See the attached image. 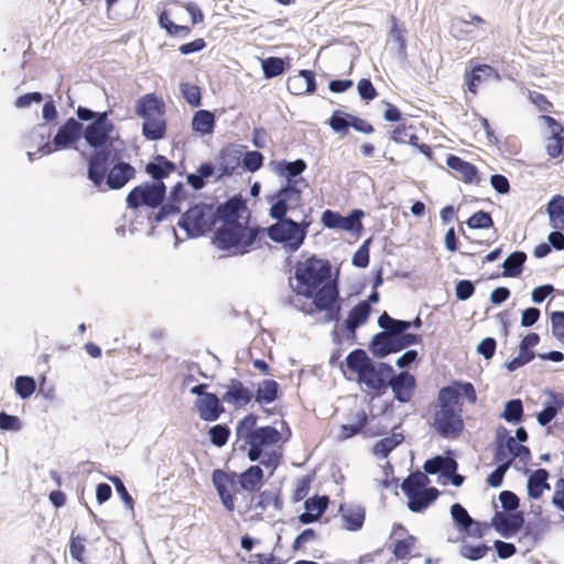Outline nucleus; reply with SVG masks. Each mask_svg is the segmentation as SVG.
I'll return each instance as SVG.
<instances>
[{"instance_id":"1","label":"nucleus","mask_w":564,"mask_h":564,"mask_svg":"<svg viewBox=\"0 0 564 564\" xmlns=\"http://www.w3.org/2000/svg\"><path fill=\"white\" fill-rule=\"evenodd\" d=\"M87 163V178L99 191H119L135 178V167L126 160L124 147L111 151H98L87 155L82 152Z\"/></svg>"},{"instance_id":"2","label":"nucleus","mask_w":564,"mask_h":564,"mask_svg":"<svg viewBox=\"0 0 564 564\" xmlns=\"http://www.w3.org/2000/svg\"><path fill=\"white\" fill-rule=\"evenodd\" d=\"M294 279L296 285H293L292 278L289 279V285L296 295L314 300L326 292L339 290V281L332 278V264L326 259H318L316 256L308 257L305 261H300L295 265Z\"/></svg>"},{"instance_id":"3","label":"nucleus","mask_w":564,"mask_h":564,"mask_svg":"<svg viewBox=\"0 0 564 564\" xmlns=\"http://www.w3.org/2000/svg\"><path fill=\"white\" fill-rule=\"evenodd\" d=\"M212 481L224 508L232 512L236 508V495L258 492L264 485V474L259 465H250L242 473L216 468L212 473Z\"/></svg>"},{"instance_id":"4","label":"nucleus","mask_w":564,"mask_h":564,"mask_svg":"<svg viewBox=\"0 0 564 564\" xmlns=\"http://www.w3.org/2000/svg\"><path fill=\"white\" fill-rule=\"evenodd\" d=\"M258 415L249 413L238 421L235 430L239 451H247L248 459L260 458V451L278 444L282 434L272 425L257 426Z\"/></svg>"},{"instance_id":"5","label":"nucleus","mask_w":564,"mask_h":564,"mask_svg":"<svg viewBox=\"0 0 564 564\" xmlns=\"http://www.w3.org/2000/svg\"><path fill=\"white\" fill-rule=\"evenodd\" d=\"M260 226L245 227L242 224L220 225L213 234V245L231 256H245L259 241Z\"/></svg>"},{"instance_id":"6","label":"nucleus","mask_w":564,"mask_h":564,"mask_svg":"<svg viewBox=\"0 0 564 564\" xmlns=\"http://www.w3.org/2000/svg\"><path fill=\"white\" fill-rule=\"evenodd\" d=\"M275 223L263 228L260 227L259 241L264 236L275 243L282 245L283 248L291 252L297 251L304 243L311 226V220L305 215L302 221L285 216H270Z\"/></svg>"},{"instance_id":"7","label":"nucleus","mask_w":564,"mask_h":564,"mask_svg":"<svg viewBox=\"0 0 564 564\" xmlns=\"http://www.w3.org/2000/svg\"><path fill=\"white\" fill-rule=\"evenodd\" d=\"M377 324L381 330L372 336L368 349L375 358L381 360L389 356L392 343L409 330V324L405 319L394 318L387 312L379 315Z\"/></svg>"},{"instance_id":"8","label":"nucleus","mask_w":564,"mask_h":564,"mask_svg":"<svg viewBox=\"0 0 564 564\" xmlns=\"http://www.w3.org/2000/svg\"><path fill=\"white\" fill-rule=\"evenodd\" d=\"M111 115V109L101 111L94 122L84 124L83 139L93 149V153L111 151L118 148L116 141L119 139V135H113L116 126L109 120Z\"/></svg>"},{"instance_id":"9","label":"nucleus","mask_w":564,"mask_h":564,"mask_svg":"<svg viewBox=\"0 0 564 564\" xmlns=\"http://www.w3.org/2000/svg\"><path fill=\"white\" fill-rule=\"evenodd\" d=\"M215 225L213 205L203 202L192 205L177 221V226L188 238H198L210 231Z\"/></svg>"},{"instance_id":"10","label":"nucleus","mask_w":564,"mask_h":564,"mask_svg":"<svg viewBox=\"0 0 564 564\" xmlns=\"http://www.w3.org/2000/svg\"><path fill=\"white\" fill-rule=\"evenodd\" d=\"M84 123L74 117L67 118L57 129L51 141L40 145L42 154H51L56 151L77 149L76 144L83 139Z\"/></svg>"},{"instance_id":"11","label":"nucleus","mask_w":564,"mask_h":564,"mask_svg":"<svg viewBox=\"0 0 564 564\" xmlns=\"http://www.w3.org/2000/svg\"><path fill=\"white\" fill-rule=\"evenodd\" d=\"M302 188H299L295 182H284L275 192L265 195V200L270 205L269 216H288L290 210L302 205Z\"/></svg>"},{"instance_id":"12","label":"nucleus","mask_w":564,"mask_h":564,"mask_svg":"<svg viewBox=\"0 0 564 564\" xmlns=\"http://www.w3.org/2000/svg\"><path fill=\"white\" fill-rule=\"evenodd\" d=\"M166 198L163 186L145 181L134 186L126 197L127 208L138 210L141 207L156 209Z\"/></svg>"},{"instance_id":"13","label":"nucleus","mask_w":564,"mask_h":564,"mask_svg":"<svg viewBox=\"0 0 564 564\" xmlns=\"http://www.w3.org/2000/svg\"><path fill=\"white\" fill-rule=\"evenodd\" d=\"M462 398H465L469 403H475L477 401L475 387L469 381L454 380L451 384L438 390L436 409H463Z\"/></svg>"},{"instance_id":"14","label":"nucleus","mask_w":564,"mask_h":564,"mask_svg":"<svg viewBox=\"0 0 564 564\" xmlns=\"http://www.w3.org/2000/svg\"><path fill=\"white\" fill-rule=\"evenodd\" d=\"M463 409H436L433 413L432 427L435 433L445 440H457L465 427Z\"/></svg>"},{"instance_id":"15","label":"nucleus","mask_w":564,"mask_h":564,"mask_svg":"<svg viewBox=\"0 0 564 564\" xmlns=\"http://www.w3.org/2000/svg\"><path fill=\"white\" fill-rule=\"evenodd\" d=\"M393 376H395V371L390 364L372 360L358 382L375 391L377 395H382L389 388Z\"/></svg>"},{"instance_id":"16","label":"nucleus","mask_w":564,"mask_h":564,"mask_svg":"<svg viewBox=\"0 0 564 564\" xmlns=\"http://www.w3.org/2000/svg\"><path fill=\"white\" fill-rule=\"evenodd\" d=\"M491 78L495 82L501 80L497 68L489 64L478 63L471 59L464 73V85L467 91L477 95L479 85Z\"/></svg>"},{"instance_id":"17","label":"nucleus","mask_w":564,"mask_h":564,"mask_svg":"<svg viewBox=\"0 0 564 564\" xmlns=\"http://www.w3.org/2000/svg\"><path fill=\"white\" fill-rule=\"evenodd\" d=\"M247 210V200L241 194H235L214 208L215 224H241L243 213Z\"/></svg>"},{"instance_id":"18","label":"nucleus","mask_w":564,"mask_h":564,"mask_svg":"<svg viewBox=\"0 0 564 564\" xmlns=\"http://www.w3.org/2000/svg\"><path fill=\"white\" fill-rule=\"evenodd\" d=\"M216 164L218 172L215 182H219L224 178L231 177L237 169L241 166L240 161V144L229 143L221 148L216 156Z\"/></svg>"},{"instance_id":"19","label":"nucleus","mask_w":564,"mask_h":564,"mask_svg":"<svg viewBox=\"0 0 564 564\" xmlns=\"http://www.w3.org/2000/svg\"><path fill=\"white\" fill-rule=\"evenodd\" d=\"M518 446H520L519 442L512 438L509 430L503 425H499L495 433L494 462H508L512 466Z\"/></svg>"},{"instance_id":"20","label":"nucleus","mask_w":564,"mask_h":564,"mask_svg":"<svg viewBox=\"0 0 564 564\" xmlns=\"http://www.w3.org/2000/svg\"><path fill=\"white\" fill-rule=\"evenodd\" d=\"M524 525V512H506L500 513L496 511L491 518L490 527L498 532L505 539H511L516 536Z\"/></svg>"},{"instance_id":"21","label":"nucleus","mask_w":564,"mask_h":564,"mask_svg":"<svg viewBox=\"0 0 564 564\" xmlns=\"http://www.w3.org/2000/svg\"><path fill=\"white\" fill-rule=\"evenodd\" d=\"M314 312H325L322 324L337 323L341 319V299L339 290L326 292L312 301Z\"/></svg>"},{"instance_id":"22","label":"nucleus","mask_w":564,"mask_h":564,"mask_svg":"<svg viewBox=\"0 0 564 564\" xmlns=\"http://www.w3.org/2000/svg\"><path fill=\"white\" fill-rule=\"evenodd\" d=\"M177 170L176 163L163 154H154L145 164L144 172L152 178L153 184L163 186L167 191L164 180Z\"/></svg>"},{"instance_id":"23","label":"nucleus","mask_w":564,"mask_h":564,"mask_svg":"<svg viewBox=\"0 0 564 564\" xmlns=\"http://www.w3.org/2000/svg\"><path fill=\"white\" fill-rule=\"evenodd\" d=\"M416 378L409 371L395 372L390 381L389 388L393 392L394 399L400 403H408L413 398L416 389Z\"/></svg>"},{"instance_id":"24","label":"nucleus","mask_w":564,"mask_h":564,"mask_svg":"<svg viewBox=\"0 0 564 564\" xmlns=\"http://www.w3.org/2000/svg\"><path fill=\"white\" fill-rule=\"evenodd\" d=\"M540 119L546 124L550 129L551 137L550 141L546 144V153L552 159H557L564 155V127L563 124L556 120L555 118L541 115Z\"/></svg>"},{"instance_id":"25","label":"nucleus","mask_w":564,"mask_h":564,"mask_svg":"<svg viewBox=\"0 0 564 564\" xmlns=\"http://www.w3.org/2000/svg\"><path fill=\"white\" fill-rule=\"evenodd\" d=\"M544 394L546 399L543 401V408L536 413V421L541 426H547L564 409L563 393L546 389Z\"/></svg>"},{"instance_id":"26","label":"nucleus","mask_w":564,"mask_h":564,"mask_svg":"<svg viewBox=\"0 0 564 564\" xmlns=\"http://www.w3.org/2000/svg\"><path fill=\"white\" fill-rule=\"evenodd\" d=\"M226 387L221 400L236 409L246 406L253 399V391L246 387L239 379L232 378Z\"/></svg>"},{"instance_id":"27","label":"nucleus","mask_w":564,"mask_h":564,"mask_svg":"<svg viewBox=\"0 0 564 564\" xmlns=\"http://www.w3.org/2000/svg\"><path fill=\"white\" fill-rule=\"evenodd\" d=\"M549 525L550 522L545 518H535L528 522L524 521V525L522 528L523 532L519 538V543L523 544L527 547V551H530L542 541Z\"/></svg>"},{"instance_id":"28","label":"nucleus","mask_w":564,"mask_h":564,"mask_svg":"<svg viewBox=\"0 0 564 564\" xmlns=\"http://www.w3.org/2000/svg\"><path fill=\"white\" fill-rule=\"evenodd\" d=\"M199 417L206 422H215L225 412L224 401L216 393H209L195 400Z\"/></svg>"},{"instance_id":"29","label":"nucleus","mask_w":564,"mask_h":564,"mask_svg":"<svg viewBox=\"0 0 564 564\" xmlns=\"http://www.w3.org/2000/svg\"><path fill=\"white\" fill-rule=\"evenodd\" d=\"M271 171L279 177L284 178V182H295L307 169V163L303 159L294 161L288 160H272L269 163Z\"/></svg>"},{"instance_id":"30","label":"nucleus","mask_w":564,"mask_h":564,"mask_svg":"<svg viewBox=\"0 0 564 564\" xmlns=\"http://www.w3.org/2000/svg\"><path fill=\"white\" fill-rule=\"evenodd\" d=\"M338 513L343 521L341 528L349 532H358L366 520V509L361 505L340 503Z\"/></svg>"},{"instance_id":"31","label":"nucleus","mask_w":564,"mask_h":564,"mask_svg":"<svg viewBox=\"0 0 564 564\" xmlns=\"http://www.w3.org/2000/svg\"><path fill=\"white\" fill-rule=\"evenodd\" d=\"M165 109L164 100L154 93L141 96L134 107L135 115L142 119L163 117Z\"/></svg>"},{"instance_id":"32","label":"nucleus","mask_w":564,"mask_h":564,"mask_svg":"<svg viewBox=\"0 0 564 564\" xmlns=\"http://www.w3.org/2000/svg\"><path fill=\"white\" fill-rule=\"evenodd\" d=\"M458 463L452 451L445 455H435L424 462L423 469L426 475H440L445 478L448 473H455Z\"/></svg>"},{"instance_id":"33","label":"nucleus","mask_w":564,"mask_h":564,"mask_svg":"<svg viewBox=\"0 0 564 564\" xmlns=\"http://www.w3.org/2000/svg\"><path fill=\"white\" fill-rule=\"evenodd\" d=\"M440 490L436 487H427L425 490L405 494L408 508L414 513H421L432 506L438 498Z\"/></svg>"},{"instance_id":"34","label":"nucleus","mask_w":564,"mask_h":564,"mask_svg":"<svg viewBox=\"0 0 564 564\" xmlns=\"http://www.w3.org/2000/svg\"><path fill=\"white\" fill-rule=\"evenodd\" d=\"M446 165L448 169L459 173L462 175V180L467 184H479V171L478 167L462 159L455 154H448L446 158Z\"/></svg>"},{"instance_id":"35","label":"nucleus","mask_w":564,"mask_h":564,"mask_svg":"<svg viewBox=\"0 0 564 564\" xmlns=\"http://www.w3.org/2000/svg\"><path fill=\"white\" fill-rule=\"evenodd\" d=\"M549 471L545 468H539L530 473L527 480V492L529 498L538 500L542 497L544 490L550 489L547 479Z\"/></svg>"},{"instance_id":"36","label":"nucleus","mask_w":564,"mask_h":564,"mask_svg":"<svg viewBox=\"0 0 564 564\" xmlns=\"http://www.w3.org/2000/svg\"><path fill=\"white\" fill-rule=\"evenodd\" d=\"M192 130L200 135H210L216 128V116L206 109L197 110L192 118Z\"/></svg>"},{"instance_id":"37","label":"nucleus","mask_w":564,"mask_h":564,"mask_svg":"<svg viewBox=\"0 0 564 564\" xmlns=\"http://www.w3.org/2000/svg\"><path fill=\"white\" fill-rule=\"evenodd\" d=\"M400 425L392 429V434L377 441L372 447V454L380 458H387L392 451L404 442V435L401 432H395Z\"/></svg>"},{"instance_id":"38","label":"nucleus","mask_w":564,"mask_h":564,"mask_svg":"<svg viewBox=\"0 0 564 564\" xmlns=\"http://www.w3.org/2000/svg\"><path fill=\"white\" fill-rule=\"evenodd\" d=\"M263 77L265 79H272L286 73L290 67L289 57H276L269 56L260 59Z\"/></svg>"},{"instance_id":"39","label":"nucleus","mask_w":564,"mask_h":564,"mask_svg":"<svg viewBox=\"0 0 564 564\" xmlns=\"http://www.w3.org/2000/svg\"><path fill=\"white\" fill-rule=\"evenodd\" d=\"M270 506H272L276 511L282 510L283 499L279 489H265L260 491L257 497L254 509H260L261 512L256 514L254 519L262 520V512Z\"/></svg>"},{"instance_id":"40","label":"nucleus","mask_w":564,"mask_h":564,"mask_svg":"<svg viewBox=\"0 0 564 564\" xmlns=\"http://www.w3.org/2000/svg\"><path fill=\"white\" fill-rule=\"evenodd\" d=\"M280 397V384L273 379H264L258 383L253 399L259 404H270Z\"/></svg>"},{"instance_id":"41","label":"nucleus","mask_w":564,"mask_h":564,"mask_svg":"<svg viewBox=\"0 0 564 564\" xmlns=\"http://www.w3.org/2000/svg\"><path fill=\"white\" fill-rule=\"evenodd\" d=\"M545 212L549 216L550 226L553 229L564 231V196L554 195L546 204Z\"/></svg>"},{"instance_id":"42","label":"nucleus","mask_w":564,"mask_h":564,"mask_svg":"<svg viewBox=\"0 0 564 564\" xmlns=\"http://www.w3.org/2000/svg\"><path fill=\"white\" fill-rule=\"evenodd\" d=\"M528 256L522 250H516L507 256L502 262V276L505 278H519L524 269V263Z\"/></svg>"},{"instance_id":"43","label":"nucleus","mask_w":564,"mask_h":564,"mask_svg":"<svg viewBox=\"0 0 564 564\" xmlns=\"http://www.w3.org/2000/svg\"><path fill=\"white\" fill-rule=\"evenodd\" d=\"M167 123L163 117L145 118L142 122V135L149 141L162 140L166 134Z\"/></svg>"},{"instance_id":"44","label":"nucleus","mask_w":564,"mask_h":564,"mask_svg":"<svg viewBox=\"0 0 564 564\" xmlns=\"http://www.w3.org/2000/svg\"><path fill=\"white\" fill-rule=\"evenodd\" d=\"M372 359L368 356L367 351L362 348H356L351 350L346 359V367L354 373L357 375V380L362 376L367 367L370 365Z\"/></svg>"},{"instance_id":"45","label":"nucleus","mask_w":564,"mask_h":564,"mask_svg":"<svg viewBox=\"0 0 564 564\" xmlns=\"http://www.w3.org/2000/svg\"><path fill=\"white\" fill-rule=\"evenodd\" d=\"M365 212L360 208L351 209L346 216L341 215L340 230L347 231L356 237H360L365 228L362 225V218Z\"/></svg>"},{"instance_id":"46","label":"nucleus","mask_w":564,"mask_h":564,"mask_svg":"<svg viewBox=\"0 0 564 564\" xmlns=\"http://www.w3.org/2000/svg\"><path fill=\"white\" fill-rule=\"evenodd\" d=\"M368 425V415L365 410H360L356 413V420L354 423L341 424L340 433L338 435L339 441L349 440L364 432Z\"/></svg>"},{"instance_id":"47","label":"nucleus","mask_w":564,"mask_h":564,"mask_svg":"<svg viewBox=\"0 0 564 564\" xmlns=\"http://www.w3.org/2000/svg\"><path fill=\"white\" fill-rule=\"evenodd\" d=\"M158 24L170 36L187 37L191 34V28L187 25L176 24L170 19V12L163 9L158 15Z\"/></svg>"},{"instance_id":"48","label":"nucleus","mask_w":564,"mask_h":564,"mask_svg":"<svg viewBox=\"0 0 564 564\" xmlns=\"http://www.w3.org/2000/svg\"><path fill=\"white\" fill-rule=\"evenodd\" d=\"M510 424H519L523 421L524 410L521 399H510L505 403L503 411L499 415Z\"/></svg>"},{"instance_id":"49","label":"nucleus","mask_w":564,"mask_h":564,"mask_svg":"<svg viewBox=\"0 0 564 564\" xmlns=\"http://www.w3.org/2000/svg\"><path fill=\"white\" fill-rule=\"evenodd\" d=\"M391 141L397 144H410L413 148H417L419 137L414 132L413 126L399 124L397 126L390 134Z\"/></svg>"},{"instance_id":"50","label":"nucleus","mask_w":564,"mask_h":564,"mask_svg":"<svg viewBox=\"0 0 564 564\" xmlns=\"http://www.w3.org/2000/svg\"><path fill=\"white\" fill-rule=\"evenodd\" d=\"M240 145L241 166L246 172L256 173L263 166L264 155L258 150L243 151Z\"/></svg>"},{"instance_id":"51","label":"nucleus","mask_w":564,"mask_h":564,"mask_svg":"<svg viewBox=\"0 0 564 564\" xmlns=\"http://www.w3.org/2000/svg\"><path fill=\"white\" fill-rule=\"evenodd\" d=\"M349 118H351V113L341 109H336L327 120V124L335 133L344 137L348 133L351 127V120H349Z\"/></svg>"},{"instance_id":"52","label":"nucleus","mask_w":564,"mask_h":564,"mask_svg":"<svg viewBox=\"0 0 564 564\" xmlns=\"http://www.w3.org/2000/svg\"><path fill=\"white\" fill-rule=\"evenodd\" d=\"M430 484V479L425 473L416 470L411 473L401 484L402 492L409 494L410 491L416 492L421 490L427 489V485Z\"/></svg>"},{"instance_id":"53","label":"nucleus","mask_w":564,"mask_h":564,"mask_svg":"<svg viewBox=\"0 0 564 564\" xmlns=\"http://www.w3.org/2000/svg\"><path fill=\"white\" fill-rule=\"evenodd\" d=\"M451 517L455 528L460 533L467 531L468 528L471 527L474 523V518L469 516L466 508L459 502H455L451 506Z\"/></svg>"},{"instance_id":"54","label":"nucleus","mask_w":564,"mask_h":564,"mask_svg":"<svg viewBox=\"0 0 564 564\" xmlns=\"http://www.w3.org/2000/svg\"><path fill=\"white\" fill-rule=\"evenodd\" d=\"M178 87L183 99L191 107L198 108L202 106V88L199 86L187 82H181Z\"/></svg>"},{"instance_id":"55","label":"nucleus","mask_w":564,"mask_h":564,"mask_svg":"<svg viewBox=\"0 0 564 564\" xmlns=\"http://www.w3.org/2000/svg\"><path fill=\"white\" fill-rule=\"evenodd\" d=\"M371 313L372 308L368 306V303L359 302L349 310L346 318L361 327L367 324Z\"/></svg>"},{"instance_id":"56","label":"nucleus","mask_w":564,"mask_h":564,"mask_svg":"<svg viewBox=\"0 0 564 564\" xmlns=\"http://www.w3.org/2000/svg\"><path fill=\"white\" fill-rule=\"evenodd\" d=\"M36 390L35 379L31 376H18L14 380V392L22 400L31 398Z\"/></svg>"},{"instance_id":"57","label":"nucleus","mask_w":564,"mask_h":564,"mask_svg":"<svg viewBox=\"0 0 564 564\" xmlns=\"http://www.w3.org/2000/svg\"><path fill=\"white\" fill-rule=\"evenodd\" d=\"M373 237H368L362 241L351 258V263L358 269H366L370 263V246Z\"/></svg>"},{"instance_id":"58","label":"nucleus","mask_w":564,"mask_h":564,"mask_svg":"<svg viewBox=\"0 0 564 564\" xmlns=\"http://www.w3.org/2000/svg\"><path fill=\"white\" fill-rule=\"evenodd\" d=\"M230 434L231 431L225 423L215 424L208 430L209 441L216 447L225 446L230 437Z\"/></svg>"},{"instance_id":"59","label":"nucleus","mask_w":564,"mask_h":564,"mask_svg":"<svg viewBox=\"0 0 564 564\" xmlns=\"http://www.w3.org/2000/svg\"><path fill=\"white\" fill-rule=\"evenodd\" d=\"M494 219L491 214L486 210H478L474 213L467 220L466 226L469 229H490L494 227Z\"/></svg>"},{"instance_id":"60","label":"nucleus","mask_w":564,"mask_h":564,"mask_svg":"<svg viewBox=\"0 0 564 564\" xmlns=\"http://www.w3.org/2000/svg\"><path fill=\"white\" fill-rule=\"evenodd\" d=\"M423 340L420 334L405 332L398 340L393 341V346L389 349V355L398 354L413 345H419Z\"/></svg>"},{"instance_id":"61","label":"nucleus","mask_w":564,"mask_h":564,"mask_svg":"<svg viewBox=\"0 0 564 564\" xmlns=\"http://www.w3.org/2000/svg\"><path fill=\"white\" fill-rule=\"evenodd\" d=\"M329 497L326 495H314L304 501V509L313 511L317 517H322L329 506Z\"/></svg>"},{"instance_id":"62","label":"nucleus","mask_w":564,"mask_h":564,"mask_svg":"<svg viewBox=\"0 0 564 564\" xmlns=\"http://www.w3.org/2000/svg\"><path fill=\"white\" fill-rule=\"evenodd\" d=\"M416 538L409 534L404 539H399L394 542L392 553L397 560H404L409 556L414 547Z\"/></svg>"},{"instance_id":"63","label":"nucleus","mask_w":564,"mask_h":564,"mask_svg":"<svg viewBox=\"0 0 564 564\" xmlns=\"http://www.w3.org/2000/svg\"><path fill=\"white\" fill-rule=\"evenodd\" d=\"M490 549L491 547L485 543H479L477 545L464 544L460 547V554L469 561H478L484 558Z\"/></svg>"},{"instance_id":"64","label":"nucleus","mask_w":564,"mask_h":564,"mask_svg":"<svg viewBox=\"0 0 564 564\" xmlns=\"http://www.w3.org/2000/svg\"><path fill=\"white\" fill-rule=\"evenodd\" d=\"M552 335L564 344V311H554L550 314Z\"/></svg>"}]
</instances>
